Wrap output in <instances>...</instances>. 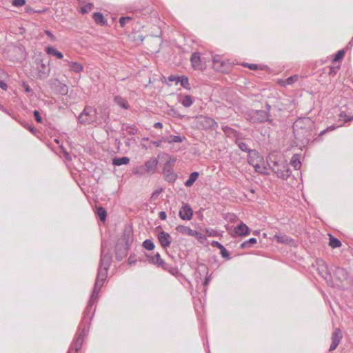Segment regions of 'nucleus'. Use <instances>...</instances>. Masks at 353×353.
<instances>
[{
    "mask_svg": "<svg viewBox=\"0 0 353 353\" xmlns=\"http://www.w3.org/2000/svg\"><path fill=\"white\" fill-rule=\"evenodd\" d=\"M112 262V255L109 250H106L103 245L101 247L100 263L98 269L94 286L89 300V305L93 306L99 297V293L108 276V270Z\"/></svg>",
    "mask_w": 353,
    "mask_h": 353,
    "instance_id": "obj_1",
    "label": "nucleus"
},
{
    "mask_svg": "<svg viewBox=\"0 0 353 353\" xmlns=\"http://www.w3.org/2000/svg\"><path fill=\"white\" fill-rule=\"evenodd\" d=\"M312 122L309 118L299 119L293 124L295 139L302 143H307L311 137Z\"/></svg>",
    "mask_w": 353,
    "mask_h": 353,
    "instance_id": "obj_2",
    "label": "nucleus"
},
{
    "mask_svg": "<svg viewBox=\"0 0 353 353\" xmlns=\"http://www.w3.org/2000/svg\"><path fill=\"white\" fill-rule=\"evenodd\" d=\"M92 306L89 305V303H88V306L84 312L83 318L79 325V330L80 332L78 334V336L73 341L70 352H72L73 350L74 353H77L81 348L83 339L86 336L88 332L89 327L88 324L89 323L91 318L87 316V315L90 312V310Z\"/></svg>",
    "mask_w": 353,
    "mask_h": 353,
    "instance_id": "obj_3",
    "label": "nucleus"
},
{
    "mask_svg": "<svg viewBox=\"0 0 353 353\" xmlns=\"http://www.w3.org/2000/svg\"><path fill=\"white\" fill-rule=\"evenodd\" d=\"M132 242V239L130 233H124L123 237L118 241L115 248L116 259L118 261H121L126 256Z\"/></svg>",
    "mask_w": 353,
    "mask_h": 353,
    "instance_id": "obj_4",
    "label": "nucleus"
},
{
    "mask_svg": "<svg viewBox=\"0 0 353 353\" xmlns=\"http://www.w3.org/2000/svg\"><path fill=\"white\" fill-rule=\"evenodd\" d=\"M269 165L277 176L282 179H287L291 174L288 165L283 161H270Z\"/></svg>",
    "mask_w": 353,
    "mask_h": 353,
    "instance_id": "obj_5",
    "label": "nucleus"
},
{
    "mask_svg": "<svg viewBox=\"0 0 353 353\" xmlns=\"http://www.w3.org/2000/svg\"><path fill=\"white\" fill-rule=\"evenodd\" d=\"M235 143L236 144H237L240 150H241L243 152H250V154L252 153L254 156L256 157L257 159H259L260 161H261V157L259 156V154H257L255 150H251L249 148L248 145L245 143L243 142L240 139H236ZM248 162L255 168V170L258 172L261 173L263 172V170L265 169L264 167H262L259 165L258 163L254 162V160L252 159L251 154H250Z\"/></svg>",
    "mask_w": 353,
    "mask_h": 353,
    "instance_id": "obj_6",
    "label": "nucleus"
},
{
    "mask_svg": "<svg viewBox=\"0 0 353 353\" xmlns=\"http://www.w3.org/2000/svg\"><path fill=\"white\" fill-rule=\"evenodd\" d=\"M80 123L88 125L97 120V110L91 106H85L78 117Z\"/></svg>",
    "mask_w": 353,
    "mask_h": 353,
    "instance_id": "obj_7",
    "label": "nucleus"
},
{
    "mask_svg": "<svg viewBox=\"0 0 353 353\" xmlns=\"http://www.w3.org/2000/svg\"><path fill=\"white\" fill-rule=\"evenodd\" d=\"M176 163V159L170 158L163 167V176L168 182H174L176 179V174L174 172V166Z\"/></svg>",
    "mask_w": 353,
    "mask_h": 353,
    "instance_id": "obj_8",
    "label": "nucleus"
},
{
    "mask_svg": "<svg viewBox=\"0 0 353 353\" xmlns=\"http://www.w3.org/2000/svg\"><path fill=\"white\" fill-rule=\"evenodd\" d=\"M250 121L254 123H262L268 121L270 123H272V119H269L268 112L264 110H254L250 117Z\"/></svg>",
    "mask_w": 353,
    "mask_h": 353,
    "instance_id": "obj_9",
    "label": "nucleus"
},
{
    "mask_svg": "<svg viewBox=\"0 0 353 353\" xmlns=\"http://www.w3.org/2000/svg\"><path fill=\"white\" fill-rule=\"evenodd\" d=\"M150 261L159 267H161L164 270H168L172 275L176 274V269L174 268H169L163 260L161 259L160 254L159 253H157L154 256H151Z\"/></svg>",
    "mask_w": 353,
    "mask_h": 353,
    "instance_id": "obj_10",
    "label": "nucleus"
},
{
    "mask_svg": "<svg viewBox=\"0 0 353 353\" xmlns=\"http://www.w3.org/2000/svg\"><path fill=\"white\" fill-rule=\"evenodd\" d=\"M178 232L195 236L201 243H203L206 239L205 236L201 232L193 230L183 225H178Z\"/></svg>",
    "mask_w": 353,
    "mask_h": 353,
    "instance_id": "obj_11",
    "label": "nucleus"
},
{
    "mask_svg": "<svg viewBox=\"0 0 353 353\" xmlns=\"http://www.w3.org/2000/svg\"><path fill=\"white\" fill-rule=\"evenodd\" d=\"M343 338L342 332L340 328H336L332 334V343L330 347L329 351L334 350Z\"/></svg>",
    "mask_w": 353,
    "mask_h": 353,
    "instance_id": "obj_12",
    "label": "nucleus"
},
{
    "mask_svg": "<svg viewBox=\"0 0 353 353\" xmlns=\"http://www.w3.org/2000/svg\"><path fill=\"white\" fill-rule=\"evenodd\" d=\"M190 61L194 69L199 70L205 69V65L202 63L199 52H194L191 56Z\"/></svg>",
    "mask_w": 353,
    "mask_h": 353,
    "instance_id": "obj_13",
    "label": "nucleus"
},
{
    "mask_svg": "<svg viewBox=\"0 0 353 353\" xmlns=\"http://www.w3.org/2000/svg\"><path fill=\"white\" fill-rule=\"evenodd\" d=\"M179 216L183 220H190L193 215V211L191 207L187 203H183V205L179 210Z\"/></svg>",
    "mask_w": 353,
    "mask_h": 353,
    "instance_id": "obj_14",
    "label": "nucleus"
},
{
    "mask_svg": "<svg viewBox=\"0 0 353 353\" xmlns=\"http://www.w3.org/2000/svg\"><path fill=\"white\" fill-rule=\"evenodd\" d=\"M158 239L162 247L165 248L170 245L172 237L168 232L161 231L158 234Z\"/></svg>",
    "mask_w": 353,
    "mask_h": 353,
    "instance_id": "obj_15",
    "label": "nucleus"
},
{
    "mask_svg": "<svg viewBox=\"0 0 353 353\" xmlns=\"http://www.w3.org/2000/svg\"><path fill=\"white\" fill-rule=\"evenodd\" d=\"M234 232L239 236L248 235L250 232V229L246 224L241 222L234 228Z\"/></svg>",
    "mask_w": 353,
    "mask_h": 353,
    "instance_id": "obj_16",
    "label": "nucleus"
},
{
    "mask_svg": "<svg viewBox=\"0 0 353 353\" xmlns=\"http://www.w3.org/2000/svg\"><path fill=\"white\" fill-rule=\"evenodd\" d=\"M336 278L341 282L346 281L348 277L347 270L343 268L337 267L334 271Z\"/></svg>",
    "mask_w": 353,
    "mask_h": 353,
    "instance_id": "obj_17",
    "label": "nucleus"
},
{
    "mask_svg": "<svg viewBox=\"0 0 353 353\" xmlns=\"http://www.w3.org/2000/svg\"><path fill=\"white\" fill-rule=\"evenodd\" d=\"M68 63V65L70 68V70L74 72L75 73H80L83 70V66L79 62L76 61H69L68 60H65Z\"/></svg>",
    "mask_w": 353,
    "mask_h": 353,
    "instance_id": "obj_18",
    "label": "nucleus"
},
{
    "mask_svg": "<svg viewBox=\"0 0 353 353\" xmlns=\"http://www.w3.org/2000/svg\"><path fill=\"white\" fill-rule=\"evenodd\" d=\"M225 62L221 60L219 57L215 56L213 57V66L215 70L224 72L225 71Z\"/></svg>",
    "mask_w": 353,
    "mask_h": 353,
    "instance_id": "obj_19",
    "label": "nucleus"
},
{
    "mask_svg": "<svg viewBox=\"0 0 353 353\" xmlns=\"http://www.w3.org/2000/svg\"><path fill=\"white\" fill-rule=\"evenodd\" d=\"M176 142V136H170L168 137H163L161 140L155 141L154 144L157 147H163L165 143H172Z\"/></svg>",
    "mask_w": 353,
    "mask_h": 353,
    "instance_id": "obj_20",
    "label": "nucleus"
},
{
    "mask_svg": "<svg viewBox=\"0 0 353 353\" xmlns=\"http://www.w3.org/2000/svg\"><path fill=\"white\" fill-rule=\"evenodd\" d=\"M211 245L212 247L217 248L220 250V252H221L222 257L226 258L228 259H230L229 252H228V250L225 248V247L222 244H221L218 241H213L211 243Z\"/></svg>",
    "mask_w": 353,
    "mask_h": 353,
    "instance_id": "obj_21",
    "label": "nucleus"
},
{
    "mask_svg": "<svg viewBox=\"0 0 353 353\" xmlns=\"http://www.w3.org/2000/svg\"><path fill=\"white\" fill-rule=\"evenodd\" d=\"M157 165V160L156 158H151L145 163L144 167L146 168V172L150 173L154 172Z\"/></svg>",
    "mask_w": 353,
    "mask_h": 353,
    "instance_id": "obj_22",
    "label": "nucleus"
},
{
    "mask_svg": "<svg viewBox=\"0 0 353 353\" xmlns=\"http://www.w3.org/2000/svg\"><path fill=\"white\" fill-rule=\"evenodd\" d=\"M114 101L120 107L123 109L128 110L130 108V105L126 99H123L121 96H116L114 98Z\"/></svg>",
    "mask_w": 353,
    "mask_h": 353,
    "instance_id": "obj_23",
    "label": "nucleus"
},
{
    "mask_svg": "<svg viewBox=\"0 0 353 353\" xmlns=\"http://www.w3.org/2000/svg\"><path fill=\"white\" fill-rule=\"evenodd\" d=\"M46 51L47 54L56 57L57 59H61L63 57V54L52 46L47 47Z\"/></svg>",
    "mask_w": 353,
    "mask_h": 353,
    "instance_id": "obj_24",
    "label": "nucleus"
},
{
    "mask_svg": "<svg viewBox=\"0 0 353 353\" xmlns=\"http://www.w3.org/2000/svg\"><path fill=\"white\" fill-rule=\"evenodd\" d=\"M130 159L127 157H115L112 159V164L114 165L120 166L129 163Z\"/></svg>",
    "mask_w": 353,
    "mask_h": 353,
    "instance_id": "obj_25",
    "label": "nucleus"
},
{
    "mask_svg": "<svg viewBox=\"0 0 353 353\" xmlns=\"http://www.w3.org/2000/svg\"><path fill=\"white\" fill-rule=\"evenodd\" d=\"M178 83H180V85L188 90H191V87L189 83L188 78L185 76L178 77Z\"/></svg>",
    "mask_w": 353,
    "mask_h": 353,
    "instance_id": "obj_26",
    "label": "nucleus"
},
{
    "mask_svg": "<svg viewBox=\"0 0 353 353\" xmlns=\"http://www.w3.org/2000/svg\"><path fill=\"white\" fill-rule=\"evenodd\" d=\"M274 239L276 240L277 242L284 243V244H290L293 241L291 239H289L286 235H274Z\"/></svg>",
    "mask_w": 353,
    "mask_h": 353,
    "instance_id": "obj_27",
    "label": "nucleus"
},
{
    "mask_svg": "<svg viewBox=\"0 0 353 353\" xmlns=\"http://www.w3.org/2000/svg\"><path fill=\"white\" fill-rule=\"evenodd\" d=\"M199 176V173L197 172H193L190 174L189 179L185 183V186L190 187L195 182Z\"/></svg>",
    "mask_w": 353,
    "mask_h": 353,
    "instance_id": "obj_28",
    "label": "nucleus"
},
{
    "mask_svg": "<svg viewBox=\"0 0 353 353\" xmlns=\"http://www.w3.org/2000/svg\"><path fill=\"white\" fill-rule=\"evenodd\" d=\"M96 213L99 216L101 221L104 222L106 220L107 212L105 208L101 206L97 208Z\"/></svg>",
    "mask_w": 353,
    "mask_h": 353,
    "instance_id": "obj_29",
    "label": "nucleus"
},
{
    "mask_svg": "<svg viewBox=\"0 0 353 353\" xmlns=\"http://www.w3.org/2000/svg\"><path fill=\"white\" fill-rule=\"evenodd\" d=\"M57 91L59 94L61 95H66L68 92V86L61 82H58V84L57 85Z\"/></svg>",
    "mask_w": 353,
    "mask_h": 353,
    "instance_id": "obj_30",
    "label": "nucleus"
},
{
    "mask_svg": "<svg viewBox=\"0 0 353 353\" xmlns=\"http://www.w3.org/2000/svg\"><path fill=\"white\" fill-rule=\"evenodd\" d=\"M297 80H298V76L293 75V76L288 77V79H286L284 81H280L279 83L282 85H291V84H293L294 83H295Z\"/></svg>",
    "mask_w": 353,
    "mask_h": 353,
    "instance_id": "obj_31",
    "label": "nucleus"
},
{
    "mask_svg": "<svg viewBox=\"0 0 353 353\" xmlns=\"http://www.w3.org/2000/svg\"><path fill=\"white\" fill-rule=\"evenodd\" d=\"M182 105L185 108H189L193 103L192 99L190 95L183 96L180 101Z\"/></svg>",
    "mask_w": 353,
    "mask_h": 353,
    "instance_id": "obj_32",
    "label": "nucleus"
},
{
    "mask_svg": "<svg viewBox=\"0 0 353 353\" xmlns=\"http://www.w3.org/2000/svg\"><path fill=\"white\" fill-rule=\"evenodd\" d=\"M330 236V242H329V245L332 248H339L341 247V241L338 239H336L334 238L333 236H332L331 234H329Z\"/></svg>",
    "mask_w": 353,
    "mask_h": 353,
    "instance_id": "obj_33",
    "label": "nucleus"
},
{
    "mask_svg": "<svg viewBox=\"0 0 353 353\" xmlns=\"http://www.w3.org/2000/svg\"><path fill=\"white\" fill-rule=\"evenodd\" d=\"M202 119L201 123H205V128H213L216 125L215 121L210 117H204Z\"/></svg>",
    "mask_w": 353,
    "mask_h": 353,
    "instance_id": "obj_34",
    "label": "nucleus"
},
{
    "mask_svg": "<svg viewBox=\"0 0 353 353\" xmlns=\"http://www.w3.org/2000/svg\"><path fill=\"white\" fill-rule=\"evenodd\" d=\"M93 19L97 23H99V24H104L105 23L103 15L101 12L94 13Z\"/></svg>",
    "mask_w": 353,
    "mask_h": 353,
    "instance_id": "obj_35",
    "label": "nucleus"
},
{
    "mask_svg": "<svg viewBox=\"0 0 353 353\" xmlns=\"http://www.w3.org/2000/svg\"><path fill=\"white\" fill-rule=\"evenodd\" d=\"M133 174L142 176L145 174L146 172V168L144 165H141L137 168H134L132 170Z\"/></svg>",
    "mask_w": 353,
    "mask_h": 353,
    "instance_id": "obj_36",
    "label": "nucleus"
},
{
    "mask_svg": "<svg viewBox=\"0 0 353 353\" xmlns=\"http://www.w3.org/2000/svg\"><path fill=\"white\" fill-rule=\"evenodd\" d=\"M257 242L256 239L255 238H251L248 241H244L241 243V248H250L252 245L256 244Z\"/></svg>",
    "mask_w": 353,
    "mask_h": 353,
    "instance_id": "obj_37",
    "label": "nucleus"
},
{
    "mask_svg": "<svg viewBox=\"0 0 353 353\" xmlns=\"http://www.w3.org/2000/svg\"><path fill=\"white\" fill-rule=\"evenodd\" d=\"M123 130H125L129 134L134 135L138 132V128L134 125H127L125 128H123Z\"/></svg>",
    "mask_w": 353,
    "mask_h": 353,
    "instance_id": "obj_38",
    "label": "nucleus"
},
{
    "mask_svg": "<svg viewBox=\"0 0 353 353\" xmlns=\"http://www.w3.org/2000/svg\"><path fill=\"white\" fill-rule=\"evenodd\" d=\"M291 164L294 166L295 169H299L301 167V162L299 161V156L295 154L292 157L291 160Z\"/></svg>",
    "mask_w": 353,
    "mask_h": 353,
    "instance_id": "obj_39",
    "label": "nucleus"
},
{
    "mask_svg": "<svg viewBox=\"0 0 353 353\" xmlns=\"http://www.w3.org/2000/svg\"><path fill=\"white\" fill-rule=\"evenodd\" d=\"M143 246L148 250H152L154 248V244L150 239H146L143 243Z\"/></svg>",
    "mask_w": 353,
    "mask_h": 353,
    "instance_id": "obj_40",
    "label": "nucleus"
},
{
    "mask_svg": "<svg viewBox=\"0 0 353 353\" xmlns=\"http://www.w3.org/2000/svg\"><path fill=\"white\" fill-rule=\"evenodd\" d=\"M345 55V51L343 50H341L337 52L335 54L334 57L332 59L333 62H337L343 59Z\"/></svg>",
    "mask_w": 353,
    "mask_h": 353,
    "instance_id": "obj_41",
    "label": "nucleus"
},
{
    "mask_svg": "<svg viewBox=\"0 0 353 353\" xmlns=\"http://www.w3.org/2000/svg\"><path fill=\"white\" fill-rule=\"evenodd\" d=\"M92 8H93V4L91 3H88L81 8V12L83 14L88 13L92 9Z\"/></svg>",
    "mask_w": 353,
    "mask_h": 353,
    "instance_id": "obj_42",
    "label": "nucleus"
},
{
    "mask_svg": "<svg viewBox=\"0 0 353 353\" xmlns=\"http://www.w3.org/2000/svg\"><path fill=\"white\" fill-rule=\"evenodd\" d=\"M340 118H343L345 122L350 121L353 120V116H347L345 112H342L339 114Z\"/></svg>",
    "mask_w": 353,
    "mask_h": 353,
    "instance_id": "obj_43",
    "label": "nucleus"
},
{
    "mask_svg": "<svg viewBox=\"0 0 353 353\" xmlns=\"http://www.w3.org/2000/svg\"><path fill=\"white\" fill-rule=\"evenodd\" d=\"M132 19L130 17H122L119 19V23L121 27H124L127 22L130 21Z\"/></svg>",
    "mask_w": 353,
    "mask_h": 353,
    "instance_id": "obj_44",
    "label": "nucleus"
},
{
    "mask_svg": "<svg viewBox=\"0 0 353 353\" xmlns=\"http://www.w3.org/2000/svg\"><path fill=\"white\" fill-rule=\"evenodd\" d=\"M26 3V0H12V5L16 7H20Z\"/></svg>",
    "mask_w": 353,
    "mask_h": 353,
    "instance_id": "obj_45",
    "label": "nucleus"
},
{
    "mask_svg": "<svg viewBox=\"0 0 353 353\" xmlns=\"http://www.w3.org/2000/svg\"><path fill=\"white\" fill-rule=\"evenodd\" d=\"M208 268L205 265L201 264L198 267V272L201 274L202 273H208Z\"/></svg>",
    "mask_w": 353,
    "mask_h": 353,
    "instance_id": "obj_46",
    "label": "nucleus"
},
{
    "mask_svg": "<svg viewBox=\"0 0 353 353\" xmlns=\"http://www.w3.org/2000/svg\"><path fill=\"white\" fill-rule=\"evenodd\" d=\"M34 116L35 120L38 123H41L43 122V119H42L41 117L40 116L39 112L37 110L34 111Z\"/></svg>",
    "mask_w": 353,
    "mask_h": 353,
    "instance_id": "obj_47",
    "label": "nucleus"
},
{
    "mask_svg": "<svg viewBox=\"0 0 353 353\" xmlns=\"http://www.w3.org/2000/svg\"><path fill=\"white\" fill-rule=\"evenodd\" d=\"M243 65L245 67H247L252 70H256L259 68L258 65H256V64L243 63Z\"/></svg>",
    "mask_w": 353,
    "mask_h": 353,
    "instance_id": "obj_48",
    "label": "nucleus"
},
{
    "mask_svg": "<svg viewBox=\"0 0 353 353\" xmlns=\"http://www.w3.org/2000/svg\"><path fill=\"white\" fill-rule=\"evenodd\" d=\"M339 69V66H336V67H334V66H331L330 67V71H329V74L330 75H335L337 70Z\"/></svg>",
    "mask_w": 353,
    "mask_h": 353,
    "instance_id": "obj_49",
    "label": "nucleus"
},
{
    "mask_svg": "<svg viewBox=\"0 0 353 353\" xmlns=\"http://www.w3.org/2000/svg\"><path fill=\"white\" fill-rule=\"evenodd\" d=\"M128 263L130 265H132V264H134L137 261V259H136V257L134 255H130L128 258Z\"/></svg>",
    "mask_w": 353,
    "mask_h": 353,
    "instance_id": "obj_50",
    "label": "nucleus"
},
{
    "mask_svg": "<svg viewBox=\"0 0 353 353\" xmlns=\"http://www.w3.org/2000/svg\"><path fill=\"white\" fill-rule=\"evenodd\" d=\"M166 213L164 212V211H161L159 213V217L161 219V220H165L166 219Z\"/></svg>",
    "mask_w": 353,
    "mask_h": 353,
    "instance_id": "obj_51",
    "label": "nucleus"
},
{
    "mask_svg": "<svg viewBox=\"0 0 353 353\" xmlns=\"http://www.w3.org/2000/svg\"><path fill=\"white\" fill-rule=\"evenodd\" d=\"M46 35H48L50 38H51L52 40H54L55 39V37L54 36V34L49 30H46Z\"/></svg>",
    "mask_w": 353,
    "mask_h": 353,
    "instance_id": "obj_52",
    "label": "nucleus"
},
{
    "mask_svg": "<svg viewBox=\"0 0 353 353\" xmlns=\"http://www.w3.org/2000/svg\"><path fill=\"white\" fill-rule=\"evenodd\" d=\"M0 88L4 90L7 89V84L3 81H0Z\"/></svg>",
    "mask_w": 353,
    "mask_h": 353,
    "instance_id": "obj_53",
    "label": "nucleus"
},
{
    "mask_svg": "<svg viewBox=\"0 0 353 353\" xmlns=\"http://www.w3.org/2000/svg\"><path fill=\"white\" fill-rule=\"evenodd\" d=\"M335 128L334 126H330L329 128H327V129L323 130L322 132H321V133L319 134V136H321L323 135V134H325V132H327V130H329L330 129L331 130H334Z\"/></svg>",
    "mask_w": 353,
    "mask_h": 353,
    "instance_id": "obj_54",
    "label": "nucleus"
},
{
    "mask_svg": "<svg viewBox=\"0 0 353 353\" xmlns=\"http://www.w3.org/2000/svg\"><path fill=\"white\" fill-rule=\"evenodd\" d=\"M154 127L155 128H161L163 127V124L161 122H157L154 123Z\"/></svg>",
    "mask_w": 353,
    "mask_h": 353,
    "instance_id": "obj_55",
    "label": "nucleus"
},
{
    "mask_svg": "<svg viewBox=\"0 0 353 353\" xmlns=\"http://www.w3.org/2000/svg\"><path fill=\"white\" fill-rule=\"evenodd\" d=\"M168 80L170 81H176V76H175V75H170L168 77Z\"/></svg>",
    "mask_w": 353,
    "mask_h": 353,
    "instance_id": "obj_56",
    "label": "nucleus"
},
{
    "mask_svg": "<svg viewBox=\"0 0 353 353\" xmlns=\"http://www.w3.org/2000/svg\"><path fill=\"white\" fill-rule=\"evenodd\" d=\"M209 280H210V277H205V281H204V285H207L208 284V282H209Z\"/></svg>",
    "mask_w": 353,
    "mask_h": 353,
    "instance_id": "obj_57",
    "label": "nucleus"
},
{
    "mask_svg": "<svg viewBox=\"0 0 353 353\" xmlns=\"http://www.w3.org/2000/svg\"><path fill=\"white\" fill-rule=\"evenodd\" d=\"M159 194V191H156V192H154L152 194V198H154V197H155V196H158V194Z\"/></svg>",
    "mask_w": 353,
    "mask_h": 353,
    "instance_id": "obj_58",
    "label": "nucleus"
},
{
    "mask_svg": "<svg viewBox=\"0 0 353 353\" xmlns=\"http://www.w3.org/2000/svg\"><path fill=\"white\" fill-rule=\"evenodd\" d=\"M266 108H267V110H268L267 112L268 114L270 110L271 106L269 104H266Z\"/></svg>",
    "mask_w": 353,
    "mask_h": 353,
    "instance_id": "obj_59",
    "label": "nucleus"
},
{
    "mask_svg": "<svg viewBox=\"0 0 353 353\" xmlns=\"http://www.w3.org/2000/svg\"><path fill=\"white\" fill-rule=\"evenodd\" d=\"M30 90H30V87L28 85H26V92H30Z\"/></svg>",
    "mask_w": 353,
    "mask_h": 353,
    "instance_id": "obj_60",
    "label": "nucleus"
},
{
    "mask_svg": "<svg viewBox=\"0 0 353 353\" xmlns=\"http://www.w3.org/2000/svg\"><path fill=\"white\" fill-rule=\"evenodd\" d=\"M327 275H328V273H327V271L325 270V274H323L322 276H323V277H324L325 279H326V278H327Z\"/></svg>",
    "mask_w": 353,
    "mask_h": 353,
    "instance_id": "obj_61",
    "label": "nucleus"
},
{
    "mask_svg": "<svg viewBox=\"0 0 353 353\" xmlns=\"http://www.w3.org/2000/svg\"><path fill=\"white\" fill-rule=\"evenodd\" d=\"M223 131H224V132H227L228 130H230V129L228 127H227V126H226L225 128H223Z\"/></svg>",
    "mask_w": 353,
    "mask_h": 353,
    "instance_id": "obj_62",
    "label": "nucleus"
},
{
    "mask_svg": "<svg viewBox=\"0 0 353 353\" xmlns=\"http://www.w3.org/2000/svg\"><path fill=\"white\" fill-rule=\"evenodd\" d=\"M29 130L31 131V132H34V128L33 127H30L29 128Z\"/></svg>",
    "mask_w": 353,
    "mask_h": 353,
    "instance_id": "obj_63",
    "label": "nucleus"
},
{
    "mask_svg": "<svg viewBox=\"0 0 353 353\" xmlns=\"http://www.w3.org/2000/svg\"><path fill=\"white\" fill-rule=\"evenodd\" d=\"M181 141H182V139L178 136V143L181 142Z\"/></svg>",
    "mask_w": 353,
    "mask_h": 353,
    "instance_id": "obj_64",
    "label": "nucleus"
}]
</instances>
